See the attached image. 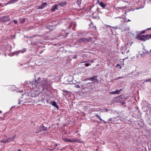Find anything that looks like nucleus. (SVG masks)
Instances as JSON below:
<instances>
[{
	"mask_svg": "<svg viewBox=\"0 0 151 151\" xmlns=\"http://www.w3.org/2000/svg\"><path fill=\"white\" fill-rule=\"evenodd\" d=\"M43 93H40L38 94L35 95V97H36L38 99L37 100V101H42V95H43Z\"/></svg>",
	"mask_w": 151,
	"mask_h": 151,
	"instance_id": "4",
	"label": "nucleus"
},
{
	"mask_svg": "<svg viewBox=\"0 0 151 151\" xmlns=\"http://www.w3.org/2000/svg\"><path fill=\"white\" fill-rule=\"evenodd\" d=\"M143 53L145 54L146 53H148L149 51L147 50H145L144 52H143Z\"/></svg>",
	"mask_w": 151,
	"mask_h": 151,
	"instance_id": "29",
	"label": "nucleus"
},
{
	"mask_svg": "<svg viewBox=\"0 0 151 151\" xmlns=\"http://www.w3.org/2000/svg\"><path fill=\"white\" fill-rule=\"evenodd\" d=\"M151 29V28H148V29H146V30H147V29Z\"/></svg>",
	"mask_w": 151,
	"mask_h": 151,
	"instance_id": "39",
	"label": "nucleus"
},
{
	"mask_svg": "<svg viewBox=\"0 0 151 151\" xmlns=\"http://www.w3.org/2000/svg\"><path fill=\"white\" fill-rule=\"evenodd\" d=\"M112 27L114 29H116V27Z\"/></svg>",
	"mask_w": 151,
	"mask_h": 151,
	"instance_id": "35",
	"label": "nucleus"
},
{
	"mask_svg": "<svg viewBox=\"0 0 151 151\" xmlns=\"http://www.w3.org/2000/svg\"><path fill=\"white\" fill-rule=\"evenodd\" d=\"M150 52H151V50H150Z\"/></svg>",
	"mask_w": 151,
	"mask_h": 151,
	"instance_id": "48",
	"label": "nucleus"
},
{
	"mask_svg": "<svg viewBox=\"0 0 151 151\" xmlns=\"http://www.w3.org/2000/svg\"><path fill=\"white\" fill-rule=\"evenodd\" d=\"M54 151H56V150H54Z\"/></svg>",
	"mask_w": 151,
	"mask_h": 151,
	"instance_id": "50",
	"label": "nucleus"
},
{
	"mask_svg": "<svg viewBox=\"0 0 151 151\" xmlns=\"http://www.w3.org/2000/svg\"><path fill=\"white\" fill-rule=\"evenodd\" d=\"M95 13H97V12H95Z\"/></svg>",
	"mask_w": 151,
	"mask_h": 151,
	"instance_id": "44",
	"label": "nucleus"
},
{
	"mask_svg": "<svg viewBox=\"0 0 151 151\" xmlns=\"http://www.w3.org/2000/svg\"><path fill=\"white\" fill-rule=\"evenodd\" d=\"M123 78V77H118V79L122 78Z\"/></svg>",
	"mask_w": 151,
	"mask_h": 151,
	"instance_id": "33",
	"label": "nucleus"
},
{
	"mask_svg": "<svg viewBox=\"0 0 151 151\" xmlns=\"http://www.w3.org/2000/svg\"><path fill=\"white\" fill-rule=\"evenodd\" d=\"M38 129H40L38 131H37L36 133H39L40 132L43 131H47V127H45L44 126H41L40 127H38Z\"/></svg>",
	"mask_w": 151,
	"mask_h": 151,
	"instance_id": "5",
	"label": "nucleus"
},
{
	"mask_svg": "<svg viewBox=\"0 0 151 151\" xmlns=\"http://www.w3.org/2000/svg\"><path fill=\"white\" fill-rule=\"evenodd\" d=\"M47 5V4L46 3H43L39 6V8L40 9H43L46 7Z\"/></svg>",
	"mask_w": 151,
	"mask_h": 151,
	"instance_id": "12",
	"label": "nucleus"
},
{
	"mask_svg": "<svg viewBox=\"0 0 151 151\" xmlns=\"http://www.w3.org/2000/svg\"><path fill=\"white\" fill-rule=\"evenodd\" d=\"M26 19L25 18H23L22 20H21V23H23L25 22Z\"/></svg>",
	"mask_w": 151,
	"mask_h": 151,
	"instance_id": "25",
	"label": "nucleus"
},
{
	"mask_svg": "<svg viewBox=\"0 0 151 151\" xmlns=\"http://www.w3.org/2000/svg\"><path fill=\"white\" fill-rule=\"evenodd\" d=\"M85 65L86 66V67H88V66H89V64L88 63H85Z\"/></svg>",
	"mask_w": 151,
	"mask_h": 151,
	"instance_id": "31",
	"label": "nucleus"
},
{
	"mask_svg": "<svg viewBox=\"0 0 151 151\" xmlns=\"http://www.w3.org/2000/svg\"><path fill=\"white\" fill-rule=\"evenodd\" d=\"M122 90V89H120L119 90H118L117 89H116V90L115 91H111L109 92V94L111 95V94H119V93H120V91Z\"/></svg>",
	"mask_w": 151,
	"mask_h": 151,
	"instance_id": "9",
	"label": "nucleus"
},
{
	"mask_svg": "<svg viewBox=\"0 0 151 151\" xmlns=\"http://www.w3.org/2000/svg\"><path fill=\"white\" fill-rule=\"evenodd\" d=\"M18 150L19 151H21V150L19 149H18Z\"/></svg>",
	"mask_w": 151,
	"mask_h": 151,
	"instance_id": "40",
	"label": "nucleus"
},
{
	"mask_svg": "<svg viewBox=\"0 0 151 151\" xmlns=\"http://www.w3.org/2000/svg\"><path fill=\"white\" fill-rule=\"evenodd\" d=\"M150 82V83H151V78H149V79H147L145 80V81H144L143 83H144L145 82Z\"/></svg>",
	"mask_w": 151,
	"mask_h": 151,
	"instance_id": "22",
	"label": "nucleus"
},
{
	"mask_svg": "<svg viewBox=\"0 0 151 151\" xmlns=\"http://www.w3.org/2000/svg\"><path fill=\"white\" fill-rule=\"evenodd\" d=\"M1 4H0V6L1 5Z\"/></svg>",
	"mask_w": 151,
	"mask_h": 151,
	"instance_id": "43",
	"label": "nucleus"
},
{
	"mask_svg": "<svg viewBox=\"0 0 151 151\" xmlns=\"http://www.w3.org/2000/svg\"><path fill=\"white\" fill-rule=\"evenodd\" d=\"M131 20L129 19H127V22H129V21H130Z\"/></svg>",
	"mask_w": 151,
	"mask_h": 151,
	"instance_id": "37",
	"label": "nucleus"
},
{
	"mask_svg": "<svg viewBox=\"0 0 151 151\" xmlns=\"http://www.w3.org/2000/svg\"><path fill=\"white\" fill-rule=\"evenodd\" d=\"M63 140L65 142H71V139H69L67 138H65L63 139Z\"/></svg>",
	"mask_w": 151,
	"mask_h": 151,
	"instance_id": "21",
	"label": "nucleus"
},
{
	"mask_svg": "<svg viewBox=\"0 0 151 151\" xmlns=\"http://www.w3.org/2000/svg\"><path fill=\"white\" fill-rule=\"evenodd\" d=\"M58 5L61 6H63L66 5V3L65 2H60L58 3Z\"/></svg>",
	"mask_w": 151,
	"mask_h": 151,
	"instance_id": "16",
	"label": "nucleus"
},
{
	"mask_svg": "<svg viewBox=\"0 0 151 151\" xmlns=\"http://www.w3.org/2000/svg\"><path fill=\"white\" fill-rule=\"evenodd\" d=\"M119 67L120 69H121L122 68V66L120 64H117L116 66V67Z\"/></svg>",
	"mask_w": 151,
	"mask_h": 151,
	"instance_id": "26",
	"label": "nucleus"
},
{
	"mask_svg": "<svg viewBox=\"0 0 151 151\" xmlns=\"http://www.w3.org/2000/svg\"><path fill=\"white\" fill-rule=\"evenodd\" d=\"M91 83L90 82L88 83V84H90Z\"/></svg>",
	"mask_w": 151,
	"mask_h": 151,
	"instance_id": "41",
	"label": "nucleus"
},
{
	"mask_svg": "<svg viewBox=\"0 0 151 151\" xmlns=\"http://www.w3.org/2000/svg\"><path fill=\"white\" fill-rule=\"evenodd\" d=\"M53 149H51L50 150H53Z\"/></svg>",
	"mask_w": 151,
	"mask_h": 151,
	"instance_id": "42",
	"label": "nucleus"
},
{
	"mask_svg": "<svg viewBox=\"0 0 151 151\" xmlns=\"http://www.w3.org/2000/svg\"><path fill=\"white\" fill-rule=\"evenodd\" d=\"M15 135H14L12 137L6 139V141H7V142H9L11 141H13L15 139Z\"/></svg>",
	"mask_w": 151,
	"mask_h": 151,
	"instance_id": "11",
	"label": "nucleus"
},
{
	"mask_svg": "<svg viewBox=\"0 0 151 151\" xmlns=\"http://www.w3.org/2000/svg\"><path fill=\"white\" fill-rule=\"evenodd\" d=\"M136 38L138 40L145 42L151 38V34L142 36H140L137 35Z\"/></svg>",
	"mask_w": 151,
	"mask_h": 151,
	"instance_id": "2",
	"label": "nucleus"
},
{
	"mask_svg": "<svg viewBox=\"0 0 151 151\" xmlns=\"http://www.w3.org/2000/svg\"><path fill=\"white\" fill-rule=\"evenodd\" d=\"M38 127L37 128V130H38V131H38L39 130V129H38Z\"/></svg>",
	"mask_w": 151,
	"mask_h": 151,
	"instance_id": "38",
	"label": "nucleus"
},
{
	"mask_svg": "<svg viewBox=\"0 0 151 151\" xmlns=\"http://www.w3.org/2000/svg\"><path fill=\"white\" fill-rule=\"evenodd\" d=\"M71 142L82 143L83 142V141L78 139L77 138L75 137L71 139Z\"/></svg>",
	"mask_w": 151,
	"mask_h": 151,
	"instance_id": "6",
	"label": "nucleus"
},
{
	"mask_svg": "<svg viewBox=\"0 0 151 151\" xmlns=\"http://www.w3.org/2000/svg\"><path fill=\"white\" fill-rule=\"evenodd\" d=\"M115 119L114 118V119H113L112 118H110L109 119L108 121L109 122H110V123H113L112 122H114Z\"/></svg>",
	"mask_w": 151,
	"mask_h": 151,
	"instance_id": "20",
	"label": "nucleus"
},
{
	"mask_svg": "<svg viewBox=\"0 0 151 151\" xmlns=\"http://www.w3.org/2000/svg\"><path fill=\"white\" fill-rule=\"evenodd\" d=\"M97 76H93L92 77L90 78H86L83 80L84 81H86L87 80H90L91 81H93V80H96L97 82H98V80L97 79Z\"/></svg>",
	"mask_w": 151,
	"mask_h": 151,
	"instance_id": "7",
	"label": "nucleus"
},
{
	"mask_svg": "<svg viewBox=\"0 0 151 151\" xmlns=\"http://www.w3.org/2000/svg\"><path fill=\"white\" fill-rule=\"evenodd\" d=\"M108 26L110 27L109 25H107Z\"/></svg>",
	"mask_w": 151,
	"mask_h": 151,
	"instance_id": "45",
	"label": "nucleus"
},
{
	"mask_svg": "<svg viewBox=\"0 0 151 151\" xmlns=\"http://www.w3.org/2000/svg\"><path fill=\"white\" fill-rule=\"evenodd\" d=\"M52 105L55 107L57 109H58L59 108L58 105H57L56 102L55 101H53L52 102Z\"/></svg>",
	"mask_w": 151,
	"mask_h": 151,
	"instance_id": "15",
	"label": "nucleus"
},
{
	"mask_svg": "<svg viewBox=\"0 0 151 151\" xmlns=\"http://www.w3.org/2000/svg\"><path fill=\"white\" fill-rule=\"evenodd\" d=\"M19 0H10L6 4V5L15 3L18 1Z\"/></svg>",
	"mask_w": 151,
	"mask_h": 151,
	"instance_id": "10",
	"label": "nucleus"
},
{
	"mask_svg": "<svg viewBox=\"0 0 151 151\" xmlns=\"http://www.w3.org/2000/svg\"><path fill=\"white\" fill-rule=\"evenodd\" d=\"M125 7H121V8L119 7L118 8H120V9H123L124 8H125Z\"/></svg>",
	"mask_w": 151,
	"mask_h": 151,
	"instance_id": "34",
	"label": "nucleus"
},
{
	"mask_svg": "<svg viewBox=\"0 0 151 151\" xmlns=\"http://www.w3.org/2000/svg\"><path fill=\"white\" fill-rule=\"evenodd\" d=\"M92 38L90 37L88 38H83V43H87L90 42L92 40Z\"/></svg>",
	"mask_w": 151,
	"mask_h": 151,
	"instance_id": "8",
	"label": "nucleus"
},
{
	"mask_svg": "<svg viewBox=\"0 0 151 151\" xmlns=\"http://www.w3.org/2000/svg\"><path fill=\"white\" fill-rule=\"evenodd\" d=\"M82 62V63H84V62Z\"/></svg>",
	"mask_w": 151,
	"mask_h": 151,
	"instance_id": "46",
	"label": "nucleus"
},
{
	"mask_svg": "<svg viewBox=\"0 0 151 151\" xmlns=\"http://www.w3.org/2000/svg\"><path fill=\"white\" fill-rule=\"evenodd\" d=\"M122 54H123V52H122Z\"/></svg>",
	"mask_w": 151,
	"mask_h": 151,
	"instance_id": "47",
	"label": "nucleus"
},
{
	"mask_svg": "<svg viewBox=\"0 0 151 151\" xmlns=\"http://www.w3.org/2000/svg\"><path fill=\"white\" fill-rule=\"evenodd\" d=\"M79 34H78V35H79Z\"/></svg>",
	"mask_w": 151,
	"mask_h": 151,
	"instance_id": "49",
	"label": "nucleus"
},
{
	"mask_svg": "<svg viewBox=\"0 0 151 151\" xmlns=\"http://www.w3.org/2000/svg\"><path fill=\"white\" fill-rule=\"evenodd\" d=\"M1 142L3 143H6V142H7V141H6V140L4 139V140H1Z\"/></svg>",
	"mask_w": 151,
	"mask_h": 151,
	"instance_id": "24",
	"label": "nucleus"
},
{
	"mask_svg": "<svg viewBox=\"0 0 151 151\" xmlns=\"http://www.w3.org/2000/svg\"><path fill=\"white\" fill-rule=\"evenodd\" d=\"M58 6V5L57 4L53 6L52 8L51 9V11L52 12H54L55 11V10L58 9L57 7Z\"/></svg>",
	"mask_w": 151,
	"mask_h": 151,
	"instance_id": "14",
	"label": "nucleus"
},
{
	"mask_svg": "<svg viewBox=\"0 0 151 151\" xmlns=\"http://www.w3.org/2000/svg\"><path fill=\"white\" fill-rule=\"evenodd\" d=\"M145 30H144L143 31H141V32H140L139 33V34H137V35H139L140 36V35H141V34L144 33L145 32Z\"/></svg>",
	"mask_w": 151,
	"mask_h": 151,
	"instance_id": "23",
	"label": "nucleus"
},
{
	"mask_svg": "<svg viewBox=\"0 0 151 151\" xmlns=\"http://www.w3.org/2000/svg\"><path fill=\"white\" fill-rule=\"evenodd\" d=\"M77 42L80 44L83 43V38H81L80 39L78 40Z\"/></svg>",
	"mask_w": 151,
	"mask_h": 151,
	"instance_id": "19",
	"label": "nucleus"
},
{
	"mask_svg": "<svg viewBox=\"0 0 151 151\" xmlns=\"http://www.w3.org/2000/svg\"><path fill=\"white\" fill-rule=\"evenodd\" d=\"M96 117H97L99 118V119H100L101 120L103 121V122L105 123V124H106V123H109L108 122H105V121H104V120H102V119H101V118L100 117V116L98 115V114L96 115Z\"/></svg>",
	"mask_w": 151,
	"mask_h": 151,
	"instance_id": "17",
	"label": "nucleus"
},
{
	"mask_svg": "<svg viewBox=\"0 0 151 151\" xmlns=\"http://www.w3.org/2000/svg\"><path fill=\"white\" fill-rule=\"evenodd\" d=\"M105 111L106 112L108 111V110L107 109H105Z\"/></svg>",
	"mask_w": 151,
	"mask_h": 151,
	"instance_id": "36",
	"label": "nucleus"
},
{
	"mask_svg": "<svg viewBox=\"0 0 151 151\" xmlns=\"http://www.w3.org/2000/svg\"><path fill=\"white\" fill-rule=\"evenodd\" d=\"M120 96L116 97L114 98L113 100L114 102H119L120 100Z\"/></svg>",
	"mask_w": 151,
	"mask_h": 151,
	"instance_id": "13",
	"label": "nucleus"
},
{
	"mask_svg": "<svg viewBox=\"0 0 151 151\" xmlns=\"http://www.w3.org/2000/svg\"><path fill=\"white\" fill-rule=\"evenodd\" d=\"M75 87L76 88H80V86L79 85H78V84H77V85H76L75 86Z\"/></svg>",
	"mask_w": 151,
	"mask_h": 151,
	"instance_id": "28",
	"label": "nucleus"
},
{
	"mask_svg": "<svg viewBox=\"0 0 151 151\" xmlns=\"http://www.w3.org/2000/svg\"><path fill=\"white\" fill-rule=\"evenodd\" d=\"M32 87L34 88L42 89L43 91H45L48 90L49 84L48 81L43 78L38 77L36 79L34 83H32Z\"/></svg>",
	"mask_w": 151,
	"mask_h": 151,
	"instance_id": "1",
	"label": "nucleus"
},
{
	"mask_svg": "<svg viewBox=\"0 0 151 151\" xmlns=\"http://www.w3.org/2000/svg\"><path fill=\"white\" fill-rule=\"evenodd\" d=\"M13 22L15 24H17V20H14L13 21Z\"/></svg>",
	"mask_w": 151,
	"mask_h": 151,
	"instance_id": "30",
	"label": "nucleus"
},
{
	"mask_svg": "<svg viewBox=\"0 0 151 151\" xmlns=\"http://www.w3.org/2000/svg\"><path fill=\"white\" fill-rule=\"evenodd\" d=\"M81 0H77V3L78 4H81Z\"/></svg>",
	"mask_w": 151,
	"mask_h": 151,
	"instance_id": "27",
	"label": "nucleus"
},
{
	"mask_svg": "<svg viewBox=\"0 0 151 151\" xmlns=\"http://www.w3.org/2000/svg\"><path fill=\"white\" fill-rule=\"evenodd\" d=\"M99 5L102 7L104 8L105 7L106 5L104 4L102 2L99 3Z\"/></svg>",
	"mask_w": 151,
	"mask_h": 151,
	"instance_id": "18",
	"label": "nucleus"
},
{
	"mask_svg": "<svg viewBox=\"0 0 151 151\" xmlns=\"http://www.w3.org/2000/svg\"><path fill=\"white\" fill-rule=\"evenodd\" d=\"M10 20V17L9 16L0 17V22H5Z\"/></svg>",
	"mask_w": 151,
	"mask_h": 151,
	"instance_id": "3",
	"label": "nucleus"
},
{
	"mask_svg": "<svg viewBox=\"0 0 151 151\" xmlns=\"http://www.w3.org/2000/svg\"><path fill=\"white\" fill-rule=\"evenodd\" d=\"M77 56L76 55L74 56V57H73V58L74 59H76L77 58Z\"/></svg>",
	"mask_w": 151,
	"mask_h": 151,
	"instance_id": "32",
	"label": "nucleus"
}]
</instances>
